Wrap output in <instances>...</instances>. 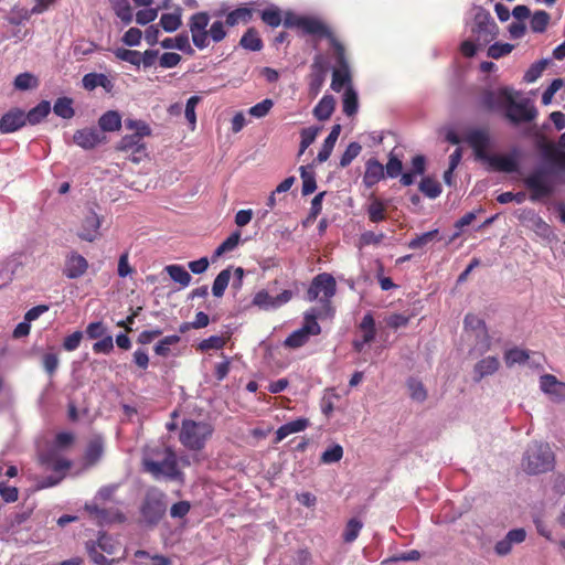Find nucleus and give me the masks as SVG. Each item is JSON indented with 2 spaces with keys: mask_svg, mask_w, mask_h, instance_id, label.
I'll return each mask as SVG.
<instances>
[{
  "mask_svg": "<svg viewBox=\"0 0 565 565\" xmlns=\"http://www.w3.org/2000/svg\"><path fill=\"white\" fill-rule=\"evenodd\" d=\"M259 15H260L262 21L270 28H277L282 22L281 10L277 6H274V4L259 11Z\"/></svg>",
  "mask_w": 565,
  "mask_h": 565,
  "instance_id": "33",
  "label": "nucleus"
},
{
  "mask_svg": "<svg viewBox=\"0 0 565 565\" xmlns=\"http://www.w3.org/2000/svg\"><path fill=\"white\" fill-rule=\"evenodd\" d=\"M340 132H341V126L339 124L334 125L331 128L330 134L324 139L323 145L317 156V160L320 163L327 161L330 158L332 150L334 148V145L340 136Z\"/></svg>",
  "mask_w": 565,
  "mask_h": 565,
  "instance_id": "24",
  "label": "nucleus"
},
{
  "mask_svg": "<svg viewBox=\"0 0 565 565\" xmlns=\"http://www.w3.org/2000/svg\"><path fill=\"white\" fill-rule=\"evenodd\" d=\"M407 387L412 399L422 403L427 398V391L419 380L411 377L407 381Z\"/></svg>",
  "mask_w": 565,
  "mask_h": 565,
  "instance_id": "52",
  "label": "nucleus"
},
{
  "mask_svg": "<svg viewBox=\"0 0 565 565\" xmlns=\"http://www.w3.org/2000/svg\"><path fill=\"white\" fill-rule=\"evenodd\" d=\"M104 447L99 438L93 439L86 449L85 460L87 465H95L103 456Z\"/></svg>",
  "mask_w": 565,
  "mask_h": 565,
  "instance_id": "44",
  "label": "nucleus"
},
{
  "mask_svg": "<svg viewBox=\"0 0 565 565\" xmlns=\"http://www.w3.org/2000/svg\"><path fill=\"white\" fill-rule=\"evenodd\" d=\"M438 235V230L428 231L426 233H423L420 235H417L416 237L412 238L408 242V247L411 249H419L424 246L431 243Z\"/></svg>",
  "mask_w": 565,
  "mask_h": 565,
  "instance_id": "57",
  "label": "nucleus"
},
{
  "mask_svg": "<svg viewBox=\"0 0 565 565\" xmlns=\"http://www.w3.org/2000/svg\"><path fill=\"white\" fill-rule=\"evenodd\" d=\"M163 49H178L185 53H193V49L190 45L189 36L185 33H181L175 38H166L160 42Z\"/></svg>",
  "mask_w": 565,
  "mask_h": 565,
  "instance_id": "31",
  "label": "nucleus"
},
{
  "mask_svg": "<svg viewBox=\"0 0 565 565\" xmlns=\"http://www.w3.org/2000/svg\"><path fill=\"white\" fill-rule=\"evenodd\" d=\"M241 241V232H233L217 248L214 250L212 255V260H216L225 253L232 252L235 249Z\"/></svg>",
  "mask_w": 565,
  "mask_h": 565,
  "instance_id": "37",
  "label": "nucleus"
},
{
  "mask_svg": "<svg viewBox=\"0 0 565 565\" xmlns=\"http://www.w3.org/2000/svg\"><path fill=\"white\" fill-rule=\"evenodd\" d=\"M317 319L318 313L316 312L315 309L306 312L303 318V324L300 329L308 333L310 337L320 334L321 327L318 323Z\"/></svg>",
  "mask_w": 565,
  "mask_h": 565,
  "instance_id": "45",
  "label": "nucleus"
},
{
  "mask_svg": "<svg viewBox=\"0 0 565 565\" xmlns=\"http://www.w3.org/2000/svg\"><path fill=\"white\" fill-rule=\"evenodd\" d=\"M181 338L177 334L164 337L154 345L156 354L163 358L169 356L171 353V345L178 344Z\"/></svg>",
  "mask_w": 565,
  "mask_h": 565,
  "instance_id": "48",
  "label": "nucleus"
},
{
  "mask_svg": "<svg viewBox=\"0 0 565 565\" xmlns=\"http://www.w3.org/2000/svg\"><path fill=\"white\" fill-rule=\"evenodd\" d=\"M72 99L67 97L58 98L53 107L55 115L64 119H70L74 116V109L72 106Z\"/></svg>",
  "mask_w": 565,
  "mask_h": 565,
  "instance_id": "51",
  "label": "nucleus"
},
{
  "mask_svg": "<svg viewBox=\"0 0 565 565\" xmlns=\"http://www.w3.org/2000/svg\"><path fill=\"white\" fill-rule=\"evenodd\" d=\"M115 489V487H103L95 495L94 501L85 505L89 519L97 525L122 522L125 520L121 513L98 507L99 501H106L111 498Z\"/></svg>",
  "mask_w": 565,
  "mask_h": 565,
  "instance_id": "6",
  "label": "nucleus"
},
{
  "mask_svg": "<svg viewBox=\"0 0 565 565\" xmlns=\"http://www.w3.org/2000/svg\"><path fill=\"white\" fill-rule=\"evenodd\" d=\"M530 358L529 351L519 348H513L504 353L505 364L510 367L514 364H523Z\"/></svg>",
  "mask_w": 565,
  "mask_h": 565,
  "instance_id": "47",
  "label": "nucleus"
},
{
  "mask_svg": "<svg viewBox=\"0 0 565 565\" xmlns=\"http://www.w3.org/2000/svg\"><path fill=\"white\" fill-rule=\"evenodd\" d=\"M309 338L310 335L303 330L297 329L286 338L284 345L290 349H298L303 347L309 341Z\"/></svg>",
  "mask_w": 565,
  "mask_h": 565,
  "instance_id": "54",
  "label": "nucleus"
},
{
  "mask_svg": "<svg viewBox=\"0 0 565 565\" xmlns=\"http://www.w3.org/2000/svg\"><path fill=\"white\" fill-rule=\"evenodd\" d=\"M550 14L544 10L535 11L531 18V30L536 33H542L546 30L550 22Z\"/></svg>",
  "mask_w": 565,
  "mask_h": 565,
  "instance_id": "50",
  "label": "nucleus"
},
{
  "mask_svg": "<svg viewBox=\"0 0 565 565\" xmlns=\"http://www.w3.org/2000/svg\"><path fill=\"white\" fill-rule=\"evenodd\" d=\"M281 23L285 28H296L300 30L302 34L318 36L319 33L326 32V24L321 20L298 15L291 11L285 12Z\"/></svg>",
  "mask_w": 565,
  "mask_h": 565,
  "instance_id": "9",
  "label": "nucleus"
},
{
  "mask_svg": "<svg viewBox=\"0 0 565 565\" xmlns=\"http://www.w3.org/2000/svg\"><path fill=\"white\" fill-rule=\"evenodd\" d=\"M541 149L544 158L547 161L562 169H565V151L558 150L555 145L551 142L543 143Z\"/></svg>",
  "mask_w": 565,
  "mask_h": 565,
  "instance_id": "32",
  "label": "nucleus"
},
{
  "mask_svg": "<svg viewBox=\"0 0 565 565\" xmlns=\"http://www.w3.org/2000/svg\"><path fill=\"white\" fill-rule=\"evenodd\" d=\"M83 86L85 89L93 90L100 86L107 92H110L114 87L113 82L105 75L98 73H88L83 77Z\"/></svg>",
  "mask_w": 565,
  "mask_h": 565,
  "instance_id": "25",
  "label": "nucleus"
},
{
  "mask_svg": "<svg viewBox=\"0 0 565 565\" xmlns=\"http://www.w3.org/2000/svg\"><path fill=\"white\" fill-rule=\"evenodd\" d=\"M200 100H201V98L199 96H191L186 100L184 115L190 125L191 130H194L195 125H196L195 107L198 106Z\"/></svg>",
  "mask_w": 565,
  "mask_h": 565,
  "instance_id": "60",
  "label": "nucleus"
},
{
  "mask_svg": "<svg viewBox=\"0 0 565 565\" xmlns=\"http://www.w3.org/2000/svg\"><path fill=\"white\" fill-rule=\"evenodd\" d=\"M362 146L359 142H350L340 158V167L345 168L361 153Z\"/></svg>",
  "mask_w": 565,
  "mask_h": 565,
  "instance_id": "56",
  "label": "nucleus"
},
{
  "mask_svg": "<svg viewBox=\"0 0 565 565\" xmlns=\"http://www.w3.org/2000/svg\"><path fill=\"white\" fill-rule=\"evenodd\" d=\"M511 90L508 87L499 88L498 90L486 89L480 96V106L488 111L495 110L505 105V95H510Z\"/></svg>",
  "mask_w": 565,
  "mask_h": 565,
  "instance_id": "17",
  "label": "nucleus"
},
{
  "mask_svg": "<svg viewBox=\"0 0 565 565\" xmlns=\"http://www.w3.org/2000/svg\"><path fill=\"white\" fill-rule=\"evenodd\" d=\"M466 141L472 148L477 160L487 162L491 170L504 173L519 171V162L512 154H489L490 136L486 129H473L466 136Z\"/></svg>",
  "mask_w": 565,
  "mask_h": 565,
  "instance_id": "2",
  "label": "nucleus"
},
{
  "mask_svg": "<svg viewBox=\"0 0 565 565\" xmlns=\"http://www.w3.org/2000/svg\"><path fill=\"white\" fill-rule=\"evenodd\" d=\"M213 431L214 428L209 423L184 419L182 422L179 440L185 448L199 451L204 448Z\"/></svg>",
  "mask_w": 565,
  "mask_h": 565,
  "instance_id": "5",
  "label": "nucleus"
},
{
  "mask_svg": "<svg viewBox=\"0 0 565 565\" xmlns=\"http://www.w3.org/2000/svg\"><path fill=\"white\" fill-rule=\"evenodd\" d=\"M231 279V270L230 268L223 269L214 279L212 286L213 296L220 298L224 295L225 289L228 286Z\"/></svg>",
  "mask_w": 565,
  "mask_h": 565,
  "instance_id": "46",
  "label": "nucleus"
},
{
  "mask_svg": "<svg viewBox=\"0 0 565 565\" xmlns=\"http://www.w3.org/2000/svg\"><path fill=\"white\" fill-rule=\"evenodd\" d=\"M555 465V456L546 443L534 441L525 450L522 467L529 475L551 471Z\"/></svg>",
  "mask_w": 565,
  "mask_h": 565,
  "instance_id": "4",
  "label": "nucleus"
},
{
  "mask_svg": "<svg viewBox=\"0 0 565 565\" xmlns=\"http://www.w3.org/2000/svg\"><path fill=\"white\" fill-rule=\"evenodd\" d=\"M273 106L274 102L270 98H266L260 103H257L256 105L252 106L248 109V114L255 118H263L270 111Z\"/></svg>",
  "mask_w": 565,
  "mask_h": 565,
  "instance_id": "61",
  "label": "nucleus"
},
{
  "mask_svg": "<svg viewBox=\"0 0 565 565\" xmlns=\"http://www.w3.org/2000/svg\"><path fill=\"white\" fill-rule=\"evenodd\" d=\"M225 343H226V341L223 337L212 335L207 339L202 340L199 343L198 349L202 352L209 351V350H220V349H223Z\"/></svg>",
  "mask_w": 565,
  "mask_h": 565,
  "instance_id": "63",
  "label": "nucleus"
},
{
  "mask_svg": "<svg viewBox=\"0 0 565 565\" xmlns=\"http://www.w3.org/2000/svg\"><path fill=\"white\" fill-rule=\"evenodd\" d=\"M47 467L53 469L60 476L57 478L49 477L42 481V488H49L57 484L62 478L63 473L70 468L71 462L63 458L51 459L46 462Z\"/></svg>",
  "mask_w": 565,
  "mask_h": 565,
  "instance_id": "23",
  "label": "nucleus"
},
{
  "mask_svg": "<svg viewBox=\"0 0 565 565\" xmlns=\"http://www.w3.org/2000/svg\"><path fill=\"white\" fill-rule=\"evenodd\" d=\"M113 52L118 60L127 62L137 68L141 64V53L139 51L117 47Z\"/></svg>",
  "mask_w": 565,
  "mask_h": 565,
  "instance_id": "43",
  "label": "nucleus"
},
{
  "mask_svg": "<svg viewBox=\"0 0 565 565\" xmlns=\"http://www.w3.org/2000/svg\"><path fill=\"white\" fill-rule=\"evenodd\" d=\"M13 84L19 90H28L38 86V79L33 74L25 72L19 74Z\"/></svg>",
  "mask_w": 565,
  "mask_h": 565,
  "instance_id": "58",
  "label": "nucleus"
},
{
  "mask_svg": "<svg viewBox=\"0 0 565 565\" xmlns=\"http://www.w3.org/2000/svg\"><path fill=\"white\" fill-rule=\"evenodd\" d=\"M419 191L429 199H436L441 193V185L437 180L425 177L419 183Z\"/></svg>",
  "mask_w": 565,
  "mask_h": 565,
  "instance_id": "41",
  "label": "nucleus"
},
{
  "mask_svg": "<svg viewBox=\"0 0 565 565\" xmlns=\"http://www.w3.org/2000/svg\"><path fill=\"white\" fill-rule=\"evenodd\" d=\"M362 527H363V523L360 520H358L355 518L350 519L345 525L343 533H342L343 541L345 543L354 542L358 539Z\"/></svg>",
  "mask_w": 565,
  "mask_h": 565,
  "instance_id": "49",
  "label": "nucleus"
},
{
  "mask_svg": "<svg viewBox=\"0 0 565 565\" xmlns=\"http://www.w3.org/2000/svg\"><path fill=\"white\" fill-rule=\"evenodd\" d=\"M319 129L316 127L303 128L300 132V150L299 154H302L305 150L316 140Z\"/></svg>",
  "mask_w": 565,
  "mask_h": 565,
  "instance_id": "64",
  "label": "nucleus"
},
{
  "mask_svg": "<svg viewBox=\"0 0 565 565\" xmlns=\"http://www.w3.org/2000/svg\"><path fill=\"white\" fill-rule=\"evenodd\" d=\"M540 388L555 402L565 401V383L555 375L544 374L540 377Z\"/></svg>",
  "mask_w": 565,
  "mask_h": 565,
  "instance_id": "16",
  "label": "nucleus"
},
{
  "mask_svg": "<svg viewBox=\"0 0 565 565\" xmlns=\"http://www.w3.org/2000/svg\"><path fill=\"white\" fill-rule=\"evenodd\" d=\"M98 126L104 132H114L121 127V116L116 110H108L98 119Z\"/></svg>",
  "mask_w": 565,
  "mask_h": 565,
  "instance_id": "26",
  "label": "nucleus"
},
{
  "mask_svg": "<svg viewBox=\"0 0 565 565\" xmlns=\"http://www.w3.org/2000/svg\"><path fill=\"white\" fill-rule=\"evenodd\" d=\"M166 494L161 491L149 490L143 500V522L157 524L166 514Z\"/></svg>",
  "mask_w": 565,
  "mask_h": 565,
  "instance_id": "10",
  "label": "nucleus"
},
{
  "mask_svg": "<svg viewBox=\"0 0 565 565\" xmlns=\"http://www.w3.org/2000/svg\"><path fill=\"white\" fill-rule=\"evenodd\" d=\"M472 33L476 35V40L481 44H488L497 36L498 25L489 12L479 11L475 15Z\"/></svg>",
  "mask_w": 565,
  "mask_h": 565,
  "instance_id": "11",
  "label": "nucleus"
},
{
  "mask_svg": "<svg viewBox=\"0 0 565 565\" xmlns=\"http://www.w3.org/2000/svg\"><path fill=\"white\" fill-rule=\"evenodd\" d=\"M343 113L351 117L358 113L359 99L356 92L348 86L342 98Z\"/></svg>",
  "mask_w": 565,
  "mask_h": 565,
  "instance_id": "35",
  "label": "nucleus"
},
{
  "mask_svg": "<svg viewBox=\"0 0 565 565\" xmlns=\"http://www.w3.org/2000/svg\"><path fill=\"white\" fill-rule=\"evenodd\" d=\"M525 186L531 191L530 199L537 201L548 196L552 193L546 172L543 169H536L523 180Z\"/></svg>",
  "mask_w": 565,
  "mask_h": 565,
  "instance_id": "12",
  "label": "nucleus"
},
{
  "mask_svg": "<svg viewBox=\"0 0 565 565\" xmlns=\"http://www.w3.org/2000/svg\"><path fill=\"white\" fill-rule=\"evenodd\" d=\"M308 426H309L308 418H297L295 420L288 422L277 429L275 443L276 444L280 443L290 434L303 431L305 429H307Z\"/></svg>",
  "mask_w": 565,
  "mask_h": 565,
  "instance_id": "22",
  "label": "nucleus"
},
{
  "mask_svg": "<svg viewBox=\"0 0 565 565\" xmlns=\"http://www.w3.org/2000/svg\"><path fill=\"white\" fill-rule=\"evenodd\" d=\"M351 82L349 66H340L332 73L331 88L339 93L342 88Z\"/></svg>",
  "mask_w": 565,
  "mask_h": 565,
  "instance_id": "36",
  "label": "nucleus"
},
{
  "mask_svg": "<svg viewBox=\"0 0 565 565\" xmlns=\"http://www.w3.org/2000/svg\"><path fill=\"white\" fill-rule=\"evenodd\" d=\"M181 13L180 9L178 12L173 13H163L160 18V25L167 32H173L178 30L181 25Z\"/></svg>",
  "mask_w": 565,
  "mask_h": 565,
  "instance_id": "53",
  "label": "nucleus"
},
{
  "mask_svg": "<svg viewBox=\"0 0 565 565\" xmlns=\"http://www.w3.org/2000/svg\"><path fill=\"white\" fill-rule=\"evenodd\" d=\"M299 170L302 179V195L313 193L317 189L315 173L312 171H308L305 166H301Z\"/></svg>",
  "mask_w": 565,
  "mask_h": 565,
  "instance_id": "55",
  "label": "nucleus"
},
{
  "mask_svg": "<svg viewBox=\"0 0 565 565\" xmlns=\"http://www.w3.org/2000/svg\"><path fill=\"white\" fill-rule=\"evenodd\" d=\"M500 362L495 356H487L480 360L475 365V373L477 374V381H480L482 377L493 374L498 371Z\"/></svg>",
  "mask_w": 565,
  "mask_h": 565,
  "instance_id": "29",
  "label": "nucleus"
},
{
  "mask_svg": "<svg viewBox=\"0 0 565 565\" xmlns=\"http://www.w3.org/2000/svg\"><path fill=\"white\" fill-rule=\"evenodd\" d=\"M318 38H326L329 41V44L332 49V55L338 67L349 66L343 44L338 40V38L333 34L327 24L326 32L319 33Z\"/></svg>",
  "mask_w": 565,
  "mask_h": 565,
  "instance_id": "20",
  "label": "nucleus"
},
{
  "mask_svg": "<svg viewBox=\"0 0 565 565\" xmlns=\"http://www.w3.org/2000/svg\"><path fill=\"white\" fill-rule=\"evenodd\" d=\"M102 217L92 209H89L81 221L77 236L85 242H95L99 236Z\"/></svg>",
  "mask_w": 565,
  "mask_h": 565,
  "instance_id": "13",
  "label": "nucleus"
},
{
  "mask_svg": "<svg viewBox=\"0 0 565 565\" xmlns=\"http://www.w3.org/2000/svg\"><path fill=\"white\" fill-rule=\"evenodd\" d=\"M254 10L247 7L237 8L226 14L225 24L235 26L239 23L246 24L253 19Z\"/></svg>",
  "mask_w": 565,
  "mask_h": 565,
  "instance_id": "27",
  "label": "nucleus"
},
{
  "mask_svg": "<svg viewBox=\"0 0 565 565\" xmlns=\"http://www.w3.org/2000/svg\"><path fill=\"white\" fill-rule=\"evenodd\" d=\"M116 15L125 23L128 24L132 21V9L128 0H109Z\"/></svg>",
  "mask_w": 565,
  "mask_h": 565,
  "instance_id": "39",
  "label": "nucleus"
},
{
  "mask_svg": "<svg viewBox=\"0 0 565 565\" xmlns=\"http://www.w3.org/2000/svg\"><path fill=\"white\" fill-rule=\"evenodd\" d=\"M88 268V262L77 252L66 255L63 274L70 279L82 277Z\"/></svg>",
  "mask_w": 565,
  "mask_h": 565,
  "instance_id": "14",
  "label": "nucleus"
},
{
  "mask_svg": "<svg viewBox=\"0 0 565 565\" xmlns=\"http://www.w3.org/2000/svg\"><path fill=\"white\" fill-rule=\"evenodd\" d=\"M507 96V110L505 117L514 125H519L521 122H530L534 120L537 116V110L534 105L530 103L529 99H524L522 102H515L513 92L511 90L510 95Z\"/></svg>",
  "mask_w": 565,
  "mask_h": 565,
  "instance_id": "8",
  "label": "nucleus"
},
{
  "mask_svg": "<svg viewBox=\"0 0 565 565\" xmlns=\"http://www.w3.org/2000/svg\"><path fill=\"white\" fill-rule=\"evenodd\" d=\"M367 216L372 223H380L386 220V205L377 198L371 200L367 206Z\"/></svg>",
  "mask_w": 565,
  "mask_h": 565,
  "instance_id": "34",
  "label": "nucleus"
},
{
  "mask_svg": "<svg viewBox=\"0 0 565 565\" xmlns=\"http://www.w3.org/2000/svg\"><path fill=\"white\" fill-rule=\"evenodd\" d=\"M547 64H548L547 60H541V61H537L534 64H532L530 66V68L524 74V77H523L524 82H526V83L535 82L539 77H541V75L544 72V70L546 68Z\"/></svg>",
  "mask_w": 565,
  "mask_h": 565,
  "instance_id": "59",
  "label": "nucleus"
},
{
  "mask_svg": "<svg viewBox=\"0 0 565 565\" xmlns=\"http://www.w3.org/2000/svg\"><path fill=\"white\" fill-rule=\"evenodd\" d=\"M74 142L83 149H93L106 141V137L96 129H81L73 136Z\"/></svg>",
  "mask_w": 565,
  "mask_h": 565,
  "instance_id": "18",
  "label": "nucleus"
},
{
  "mask_svg": "<svg viewBox=\"0 0 565 565\" xmlns=\"http://www.w3.org/2000/svg\"><path fill=\"white\" fill-rule=\"evenodd\" d=\"M51 111V104L46 100L41 102L34 108H32L28 114H25L26 121L31 125L39 124L42 119H44Z\"/></svg>",
  "mask_w": 565,
  "mask_h": 565,
  "instance_id": "40",
  "label": "nucleus"
},
{
  "mask_svg": "<svg viewBox=\"0 0 565 565\" xmlns=\"http://www.w3.org/2000/svg\"><path fill=\"white\" fill-rule=\"evenodd\" d=\"M26 122V117L24 111L20 109H13L4 114L0 119V131L2 134L13 132L21 127H23Z\"/></svg>",
  "mask_w": 565,
  "mask_h": 565,
  "instance_id": "19",
  "label": "nucleus"
},
{
  "mask_svg": "<svg viewBox=\"0 0 565 565\" xmlns=\"http://www.w3.org/2000/svg\"><path fill=\"white\" fill-rule=\"evenodd\" d=\"M335 99L331 95H324L313 109V115L318 120H327L334 111Z\"/></svg>",
  "mask_w": 565,
  "mask_h": 565,
  "instance_id": "28",
  "label": "nucleus"
},
{
  "mask_svg": "<svg viewBox=\"0 0 565 565\" xmlns=\"http://www.w3.org/2000/svg\"><path fill=\"white\" fill-rule=\"evenodd\" d=\"M117 150L126 153L132 162L138 163L140 161L141 151V132H130L124 135L117 145Z\"/></svg>",
  "mask_w": 565,
  "mask_h": 565,
  "instance_id": "15",
  "label": "nucleus"
},
{
  "mask_svg": "<svg viewBox=\"0 0 565 565\" xmlns=\"http://www.w3.org/2000/svg\"><path fill=\"white\" fill-rule=\"evenodd\" d=\"M337 281L331 274L321 273L313 277L307 290L306 298L308 301L318 300L328 307L331 298L335 295Z\"/></svg>",
  "mask_w": 565,
  "mask_h": 565,
  "instance_id": "7",
  "label": "nucleus"
},
{
  "mask_svg": "<svg viewBox=\"0 0 565 565\" xmlns=\"http://www.w3.org/2000/svg\"><path fill=\"white\" fill-rule=\"evenodd\" d=\"M360 330L363 332L362 339L363 342L367 344L371 343L376 335L375 321L371 313H366L359 326Z\"/></svg>",
  "mask_w": 565,
  "mask_h": 565,
  "instance_id": "42",
  "label": "nucleus"
},
{
  "mask_svg": "<svg viewBox=\"0 0 565 565\" xmlns=\"http://www.w3.org/2000/svg\"><path fill=\"white\" fill-rule=\"evenodd\" d=\"M343 457V448L341 445L337 444L331 448L324 450L321 455V462L323 463H333L338 462Z\"/></svg>",
  "mask_w": 565,
  "mask_h": 565,
  "instance_id": "62",
  "label": "nucleus"
},
{
  "mask_svg": "<svg viewBox=\"0 0 565 565\" xmlns=\"http://www.w3.org/2000/svg\"><path fill=\"white\" fill-rule=\"evenodd\" d=\"M209 22L210 17L206 12L194 13L190 19L189 26L192 34V41L200 50H203L209 45V36H211L215 43L223 41L226 36L225 22L214 21L207 31L206 26L209 25Z\"/></svg>",
  "mask_w": 565,
  "mask_h": 565,
  "instance_id": "3",
  "label": "nucleus"
},
{
  "mask_svg": "<svg viewBox=\"0 0 565 565\" xmlns=\"http://www.w3.org/2000/svg\"><path fill=\"white\" fill-rule=\"evenodd\" d=\"M239 44L242 47L253 52H258L264 46L258 31L255 28L247 29V31L241 38Z\"/></svg>",
  "mask_w": 565,
  "mask_h": 565,
  "instance_id": "30",
  "label": "nucleus"
},
{
  "mask_svg": "<svg viewBox=\"0 0 565 565\" xmlns=\"http://www.w3.org/2000/svg\"><path fill=\"white\" fill-rule=\"evenodd\" d=\"M166 271L173 281L180 284L182 287H188L191 282V275L181 265H169L166 267Z\"/></svg>",
  "mask_w": 565,
  "mask_h": 565,
  "instance_id": "38",
  "label": "nucleus"
},
{
  "mask_svg": "<svg viewBox=\"0 0 565 565\" xmlns=\"http://www.w3.org/2000/svg\"><path fill=\"white\" fill-rule=\"evenodd\" d=\"M384 178V167L376 159H369L365 163L363 182L366 188H372Z\"/></svg>",
  "mask_w": 565,
  "mask_h": 565,
  "instance_id": "21",
  "label": "nucleus"
},
{
  "mask_svg": "<svg viewBox=\"0 0 565 565\" xmlns=\"http://www.w3.org/2000/svg\"><path fill=\"white\" fill-rule=\"evenodd\" d=\"M143 471L150 473L156 480L184 482V472L179 467L175 451L162 444L147 448L143 457Z\"/></svg>",
  "mask_w": 565,
  "mask_h": 565,
  "instance_id": "1",
  "label": "nucleus"
}]
</instances>
